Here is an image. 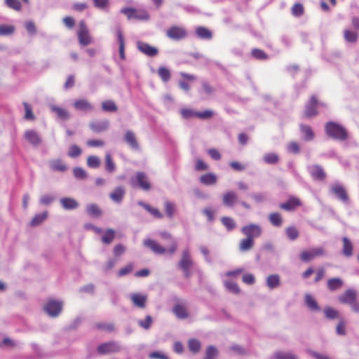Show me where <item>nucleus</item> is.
Segmentation results:
<instances>
[{"label":"nucleus","mask_w":359,"mask_h":359,"mask_svg":"<svg viewBox=\"0 0 359 359\" xmlns=\"http://www.w3.org/2000/svg\"><path fill=\"white\" fill-rule=\"evenodd\" d=\"M241 232L247 237L252 239L258 238L262 234V229L258 224H250L243 226Z\"/></svg>","instance_id":"obj_12"},{"label":"nucleus","mask_w":359,"mask_h":359,"mask_svg":"<svg viewBox=\"0 0 359 359\" xmlns=\"http://www.w3.org/2000/svg\"><path fill=\"white\" fill-rule=\"evenodd\" d=\"M188 346L191 352L196 353L200 351L201 345L198 339H191L188 342Z\"/></svg>","instance_id":"obj_52"},{"label":"nucleus","mask_w":359,"mask_h":359,"mask_svg":"<svg viewBox=\"0 0 359 359\" xmlns=\"http://www.w3.org/2000/svg\"><path fill=\"white\" fill-rule=\"evenodd\" d=\"M23 105H24L25 111L24 118L26 120H31V121L34 120L35 116L32 111V108L31 105L26 102H23Z\"/></svg>","instance_id":"obj_53"},{"label":"nucleus","mask_w":359,"mask_h":359,"mask_svg":"<svg viewBox=\"0 0 359 359\" xmlns=\"http://www.w3.org/2000/svg\"><path fill=\"white\" fill-rule=\"evenodd\" d=\"M300 132L306 141H311L315 137V133L311 126L305 124L299 126Z\"/></svg>","instance_id":"obj_23"},{"label":"nucleus","mask_w":359,"mask_h":359,"mask_svg":"<svg viewBox=\"0 0 359 359\" xmlns=\"http://www.w3.org/2000/svg\"><path fill=\"white\" fill-rule=\"evenodd\" d=\"M130 299L137 307L144 309L146 306L147 296L139 293H134L131 295Z\"/></svg>","instance_id":"obj_20"},{"label":"nucleus","mask_w":359,"mask_h":359,"mask_svg":"<svg viewBox=\"0 0 359 359\" xmlns=\"http://www.w3.org/2000/svg\"><path fill=\"white\" fill-rule=\"evenodd\" d=\"M102 109L105 111L114 112L117 111V107L114 102L111 100H106L102 103Z\"/></svg>","instance_id":"obj_50"},{"label":"nucleus","mask_w":359,"mask_h":359,"mask_svg":"<svg viewBox=\"0 0 359 359\" xmlns=\"http://www.w3.org/2000/svg\"><path fill=\"white\" fill-rule=\"evenodd\" d=\"M117 39L119 43V55L122 60L125 59V41L122 32L119 29L116 32Z\"/></svg>","instance_id":"obj_38"},{"label":"nucleus","mask_w":359,"mask_h":359,"mask_svg":"<svg viewBox=\"0 0 359 359\" xmlns=\"http://www.w3.org/2000/svg\"><path fill=\"white\" fill-rule=\"evenodd\" d=\"M62 309V302L56 300H49L44 306L46 312L52 317L57 316Z\"/></svg>","instance_id":"obj_13"},{"label":"nucleus","mask_w":359,"mask_h":359,"mask_svg":"<svg viewBox=\"0 0 359 359\" xmlns=\"http://www.w3.org/2000/svg\"><path fill=\"white\" fill-rule=\"evenodd\" d=\"M60 202L62 208L65 210H74L79 207L78 202L72 198H62Z\"/></svg>","instance_id":"obj_26"},{"label":"nucleus","mask_w":359,"mask_h":359,"mask_svg":"<svg viewBox=\"0 0 359 359\" xmlns=\"http://www.w3.org/2000/svg\"><path fill=\"white\" fill-rule=\"evenodd\" d=\"M305 302L307 306L311 310H318L319 306L315 299L310 294H306L305 297Z\"/></svg>","instance_id":"obj_54"},{"label":"nucleus","mask_w":359,"mask_h":359,"mask_svg":"<svg viewBox=\"0 0 359 359\" xmlns=\"http://www.w3.org/2000/svg\"><path fill=\"white\" fill-rule=\"evenodd\" d=\"M87 213L93 217H98L102 215V210L96 204H89L86 207Z\"/></svg>","instance_id":"obj_40"},{"label":"nucleus","mask_w":359,"mask_h":359,"mask_svg":"<svg viewBox=\"0 0 359 359\" xmlns=\"http://www.w3.org/2000/svg\"><path fill=\"white\" fill-rule=\"evenodd\" d=\"M194 263L189 250H184L182 252L181 259L178 263L179 268L183 271L185 278H189L191 275V269Z\"/></svg>","instance_id":"obj_3"},{"label":"nucleus","mask_w":359,"mask_h":359,"mask_svg":"<svg viewBox=\"0 0 359 359\" xmlns=\"http://www.w3.org/2000/svg\"><path fill=\"white\" fill-rule=\"evenodd\" d=\"M172 311L175 315L180 319H184L188 318L189 313L187 311L186 306L181 304H177L174 306Z\"/></svg>","instance_id":"obj_28"},{"label":"nucleus","mask_w":359,"mask_h":359,"mask_svg":"<svg viewBox=\"0 0 359 359\" xmlns=\"http://www.w3.org/2000/svg\"><path fill=\"white\" fill-rule=\"evenodd\" d=\"M137 47L141 53L149 57H154L158 53V50L157 48L151 46L145 42L138 41L137 43Z\"/></svg>","instance_id":"obj_14"},{"label":"nucleus","mask_w":359,"mask_h":359,"mask_svg":"<svg viewBox=\"0 0 359 359\" xmlns=\"http://www.w3.org/2000/svg\"><path fill=\"white\" fill-rule=\"evenodd\" d=\"M344 35L345 40L349 43L356 42L358 38V34L356 32L348 29L344 30Z\"/></svg>","instance_id":"obj_49"},{"label":"nucleus","mask_w":359,"mask_h":359,"mask_svg":"<svg viewBox=\"0 0 359 359\" xmlns=\"http://www.w3.org/2000/svg\"><path fill=\"white\" fill-rule=\"evenodd\" d=\"M109 126V121L107 119L95 121L89 123V128L94 133H100L106 131Z\"/></svg>","instance_id":"obj_15"},{"label":"nucleus","mask_w":359,"mask_h":359,"mask_svg":"<svg viewBox=\"0 0 359 359\" xmlns=\"http://www.w3.org/2000/svg\"><path fill=\"white\" fill-rule=\"evenodd\" d=\"M301 205L302 202L299 198L290 197L286 202L280 203L279 207L280 209L286 211H292Z\"/></svg>","instance_id":"obj_16"},{"label":"nucleus","mask_w":359,"mask_h":359,"mask_svg":"<svg viewBox=\"0 0 359 359\" xmlns=\"http://www.w3.org/2000/svg\"><path fill=\"white\" fill-rule=\"evenodd\" d=\"M92 230L97 235L101 236V241L102 243L105 245L111 244L116 237L115 230L111 228L104 231L100 227H97L96 226H92Z\"/></svg>","instance_id":"obj_9"},{"label":"nucleus","mask_w":359,"mask_h":359,"mask_svg":"<svg viewBox=\"0 0 359 359\" xmlns=\"http://www.w3.org/2000/svg\"><path fill=\"white\" fill-rule=\"evenodd\" d=\"M51 110L62 120H67L69 118V114L65 109L57 106H52Z\"/></svg>","instance_id":"obj_41"},{"label":"nucleus","mask_w":359,"mask_h":359,"mask_svg":"<svg viewBox=\"0 0 359 359\" xmlns=\"http://www.w3.org/2000/svg\"><path fill=\"white\" fill-rule=\"evenodd\" d=\"M342 254L346 257H350L353 255V246L351 241L347 237L342 238Z\"/></svg>","instance_id":"obj_25"},{"label":"nucleus","mask_w":359,"mask_h":359,"mask_svg":"<svg viewBox=\"0 0 359 359\" xmlns=\"http://www.w3.org/2000/svg\"><path fill=\"white\" fill-rule=\"evenodd\" d=\"M15 28L13 25H0V36L11 35L14 33Z\"/></svg>","instance_id":"obj_47"},{"label":"nucleus","mask_w":359,"mask_h":359,"mask_svg":"<svg viewBox=\"0 0 359 359\" xmlns=\"http://www.w3.org/2000/svg\"><path fill=\"white\" fill-rule=\"evenodd\" d=\"M214 112L212 110L207 109L204 111H197V118L200 119H208L213 116Z\"/></svg>","instance_id":"obj_62"},{"label":"nucleus","mask_w":359,"mask_h":359,"mask_svg":"<svg viewBox=\"0 0 359 359\" xmlns=\"http://www.w3.org/2000/svg\"><path fill=\"white\" fill-rule=\"evenodd\" d=\"M332 192L338 197L341 201L344 202H347L348 200V196L346 193V191L344 188L343 186L336 184H333L331 187Z\"/></svg>","instance_id":"obj_19"},{"label":"nucleus","mask_w":359,"mask_h":359,"mask_svg":"<svg viewBox=\"0 0 359 359\" xmlns=\"http://www.w3.org/2000/svg\"><path fill=\"white\" fill-rule=\"evenodd\" d=\"M25 140L34 146H38L41 143L40 135L34 130H27L24 134Z\"/></svg>","instance_id":"obj_17"},{"label":"nucleus","mask_w":359,"mask_h":359,"mask_svg":"<svg viewBox=\"0 0 359 359\" xmlns=\"http://www.w3.org/2000/svg\"><path fill=\"white\" fill-rule=\"evenodd\" d=\"M280 284V276L278 274L270 275L266 278V285L270 289L278 287Z\"/></svg>","instance_id":"obj_33"},{"label":"nucleus","mask_w":359,"mask_h":359,"mask_svg":"<svg viewBox=\"0 0 359 359\" xmlns=\"http://www.w3.org/2000/svg\"><path fill=\"white\" fill-rule=\"evenodd\" d=\"M237 201V195L233 191H227L223 195L222 202L225 206L231 207L235 205Z\"/></svg>","instance_id":"obj_22"},{"label":"nucleus","mask_w":359,"mask_h":359,"mask_svg":"<svg viewBox=\"0 0 359 359\" xmlns=\"http://www.w3.org/2000/svg\"><path fill=\"white\" fill-rule=\"evenodd\" d=\"M291 13L293 16L299 18L304 13V7L301 3H295L291 8Z\"/></svg>","instance_id":"obj_42"},{"label":"nucleus","mask_w":359,"mask_h":359,"mask_svg":"<svg viewBox=\"0 0 359 359\" xmlns=\"http://www.w3.org/2000/svg\"><path fill=\"white\" fill-rule=\"evenodd\" d=\"M6 5L15 11H20L21 4L18 0H5Z\"/></svg>","instance_id":"obj_63"},{"label":"nucleus","mask_w":359,"mask_h":359,"mask_svg":"<svg viewBox=\"0 0 359 359\" xmlns=\"http://www.w3.org/2000/svg\"><path fill=\"white\" fill-rule=\"evenodd\" d=\"M138 205L144 208L147 212H149L154 217L157 219H162L163 215L159 211L158 209L153 208L149 204H147L142 201H139Z\"/></svg>","instance_id":"obj_29"},{"label":"nucleus","mask_w":359,"mask_h":359,"mask_svg":"<svg viewBox=\"0 0 359 359\" xmlns=\"http://www.w3.org/2000/svg\"><path fill=\"white\" fill-rule=\"evenodd\" d=\"M224 286L231 293L237 294H239L241 292L239 286L238 285V284L236 282L225 281Z\"/></svg>","instance_id":"obj_51"},{"label":"nucleus","mask_w":359,"mask_h":359,"mask_svg":"<svg viewBox=\"0 0 359 359\" xmlns=\"http://www.w3.org/2000/svg\"><path fill=\"white\" fill-rule=\"evenodd\" d=\"M251 54L253 57H255V59H257V60H264L268 59L267 54L265 52H264L262 50L259 49V48L252 49L251 51Z\"/></svg>","instance_id":"obj_56"},{"label":"nucleus","mask_w":359,"mask_h":359,"mask_svg":"<svg viewBox=\"0 0 359 359\" xmlns=\"http://www.w3.org/2000/svg\"><path fill=\"white\" fill-rule=\"evenodd\" d=\"M311 174L313 177L318 180H323L325 177L324 170L318 165H314L311 168Z\"/></svg>","instance_id":"obj_39"},{"label":"nucleus","mask_w":359,"mask_h":359,"mask_svg":"<svg viewBox=\"0 0 359 359\" xmlns=\"http://www.w3.org/2000/svg\"><path fill=\"white\" fill-rule=\"evenodd\" d=\"M218 353L217 348L213 346H210L206 348L205 357L203 359H215Z\"/></svg>","instance_id":"obj_57"},{"label":"nucleus","mask_w":359,"mask_h":359,"mask_svg":"<svg viewBox=\"0 0 359 359\" xmlns=\"http://www.w3.org/2000/svg\"><path fill=\"white\" fill-rule=\"evenodd\" d=\"M144 245L158 255H163L168 252V250L161 246L156 241L151 239H147L144 241Z\"/></svg>","instance_id":"obj_18"},{"label":"nucleus","mask_w":359,"mask_h":359,"mask_svg":"<svg viewBox=\"0 0 359 359\" xmlns=\"http://www.w3.org/2000/svg\"><path fill=\"white\" fill-rule=\"evenodd\" d=\"M336 332L338 335L344 336L346 334V322L344 318H341L336 327Z\"/></svg>","instance_id":"obj_59"},{"label":"nucleus","mask_w":359,"mask_h":359,"mask_svg":"<svg viewBox=\"0 0 359 359\" xmlns=\"http://www.w3.org/2000/svg\"><path fill=\"white\" fill-rule=\"evenodd\" d=\"M73 105L74 107L79 111H90L93 109V106L85 99L76 100Z\"/></svg>","instance_id":"obj_21"},{"label":"nucleus","mask_w":359,"mask_h":359,"mask_svg":"<svg viewBox=\"0 0 359 359\" xmlns=\"http://www.w3.org/2000/svg\"><path fill=\"white\" fill-rule=\"evenodd\" d=\"M121 346L116 341H109L100 344L97 347V351L100 355H107L121 351Z\"/></svg>","instance_id":"obj_6"},{"label":"nucleus","mask_w":359,"mask_h":359,"mask_svg":"<svg viewBox=\"0 0 359 359\" xmlns=\"http://www.w3.org/2000/svg\"><path fill=\"white\" fill-rule=\"evenodd\" d=\"M121 13L124 14L128 20H148L149 19V15L144 9L126 7L121 10Z\"/></svg>","instance_id":"obj_4"},{"label":"nucleus","mask_w":359,"mask_h":359,"mask_svg":"<svg viewBox=\"0 0 359 359\" xmlns=\"http://www.w3.org/2000/svg\"><path fill=\"white\" fill-rule=\"evenodd\" d=\"M196 34L201 39L209 40L212 37V32L205 27H198L196 29Z\"/></svg>","instance_id":"obj_30"},{"label":"nucleus","mask_w":359,"mask_h":359,"mask_svg":"<svg viewBox=\"0 0 359 359\" xmlns=\"http://www.w3.org/2000/svg\"><path fill=\"white\" fill-rule=\"evenodd\" d=\"M180 114L182 117L184 119L197 118V111L189 108H182L180 110Z\"/></svg>","instance_id":"obj_45"},{"label":"nucleus","mask_w":359,"mask_h":359,"mask_svg":"<svg viewBox=\"0 0 359 359\" xmlns=\"http://www.w3.org/2000/svg\"><path fill=\"white\" fill-rule=\"evenodd\" d=\"M161 236L162 238L165 240H170L171 245L168 249V252L171 255L174 254L177 250V245L176 241L173 240L172 235L168 232H162L161 233Z\"/></svg>","instance_id":"obj_34"},{"label":"nucleus","mask_w":359,"mask_h":359,"mask_svg":"<svg viewBox=\"0 0 359 359\" xmlns=\"http://www.w3.org/2000/svg\"><path fill=\"white\" fill-rule=\"evenodd\" d=\"M325 255V249L322 247H317L301 252L299 257L302 262H309L316 257H323Z\"/></svg>","instance_id":"obj_8"},{"label":"nucleus","mask_w":359,"mask_h":359,"mask_svg":"<svg viewBox=\"0 0 359 359\" xmlns=\"http://www.w3.org/2000/svg\"><path fill=\"white\" fill-rule=\"evenodd\" d=\"M133 270V264L132 263L128 264L124 267L120 269L117 273V276L118 277L124 276L130 273H131Z\"/></svg>","instance_id":"obj_61"},{"label":"nucleus","mask_w":359,"mask_h":359,"mask_svg":"<svg viewBox=\"0 0 359 359\" xmlns=\"http://www.w3.org/2000/svg\"><path fill=\"white\" fill-rule=\"evenodd\" d=\"M133 186H137L139 188L144 191H149L151 189V184L145 175L142 172H139L136 174L135 180H131Z\"/></svg>","instance_id":"obj_11"},{"label":"nucleus","mask_w":359,"mask_h":359,"mask_svg":"<svg viewBox=\"0 0 359 359\" xmlns=\"http://www.w3.org/2000/svg\"><path fill=\"white\" fill-rule=\"evenodd\" d=\"M217 181V176L212 172L205 173L200 177V182L206 186L213 185Z\"/></svg>","instance_id":"obj_27"},{"label":"nucleus","mask_w":359,"mask_h":359,"mask_svg":"<svg viewBox=\"0 0 359 359\" xmlns=\"http://www.w3.org/2000/svg\"><path fill=\"white\" fill-rule=\"evenodd\" d=\"M158 75L163 82H168L171 77L170 72L165 67H160L158 68Z\"/></svg>","instance_id":"obj_43"},{"label":"nucleus","mask_w":359,"mask_h":359,"mask_svg":"<svg viewBox=\"0 0 359 359\" xmlns=\"http://www.w3.org/2000/svg\"><path fill=\"white\" fill-rule=\"evenodd\" d=\"M326 135L338 141H346L348 138V133L346 129L341 124L330 121L325 126Z\"/></svg>","instance_id":"obj_1"},{"label":"nucleus","mask_w":359,"mask_h":359,"mask_svg":"<svg viewBox=\"0 0 359 359\" xmlns=\"http://www.w3.org/2000/svg\"><path fill=\"white\" fill-rule=\"evenodd\" d=\"M126 251V247L122 244H116L113 249V253L115 257H119Z\"/></svg>","instance_id":"obj_64"},{"label":"nucleus","mask_w":359,"mask_h":359,"mask_svg":"<svg viewBox=\"0 0 359 359\" xmlns=\"http://www.w3.org/2000/svg\"><path fill=\"white\" fill-rule=\"evenodd\" d=\"M166 36L172 40L180 41L187 36V32L182 26L173 25L167 29Z\"/></svg>","instance_id":"obj_10"},{"label":"nucleus","mask_w":359,"mask_h":359,"mask_svg":"<svg viewBox=\"0 0 359 359\" xmlns=\"http://www.w3.org/2000/svg\"><path fill=\"white\" fill-rule=\"evenodd\" d=\"M325 317L328 319L339 318V311L332 307H327L324 310Z\"/></svg>","instance_id":"obj_55"},{"label":"nucleus","mask_w":359,"mask_h":359,"mask_svg":"<svg viewBox=\"0 0 359 359\" xmlns=\"http://www.w3.org/2000/svg\"><path fill=\"white\" fill-rule=\"evenodd\" d=\"M48 217V212L46 211L36 215L29 223V226L32 227H34L40 225L43 222H44Z\"/></svg>","instance_id":"obj_35"},{"label":"nucleus","mask_w":359,"mask_h":359,"mask_svg":"<svg viewBox=\"0 0 359 359\" xmlns=\"http://www.w3.org/2000/svg\"><path fill=\"white\" fill-rule=\"evenodd\" d=\"M276 359H297L296 355L291 353H287L283 351H277L274 354Z\"/></svg>","instance_id":"obj_60"},{"label":"nucleus","mask_w":359,"mask_h":359,"mask_svg":"<svg viewBox=\"0 0 359 359\" xmlns=\"http://www.w3.org/2000/svg\"><path fill=\"white\" fill-rule=\"evenodd\" d=\"M343 280L339 278H333L327 280V286L329 290L334 291L343 286Z\"/></svg>","instance_id":"obj_31"},{"label":"nucleus","mask_w":359,"mask_h":359,"mask_svg":"<svg viewBox=\"0 0 359 359\" xmlns=\"http://www.w3.org/2000/svg\"><path fill=\"white\" fill-rule=\"evenodd\" d=\"M287 150L293 154H298L300 151V145L295 141L289 142L287 145Z\"/></svg>","instance_id":"obj_58"},{"label":"nucleus","mask_w":359,"mask_h":359,"mask_svg":"<svg viewBox=\"0 0 359 359\" xmlns=\"http://www.w3.org/2000/svg\"><path fill=\"white\" fill-rule=\"evenodd\" d=\"M221 222L228 231H231L236 228V222L231 217H222L221 218Z\"/></svg>","instance_id":"obj_44"},{"label":"nucleus","mask_w":359,"mask_h":359,"mask_svg":"<svg viewBox=\"0 0 359 359\" xmlns=\"http://www.w3.org/2000/svg\"><path fill=\"white\" fill-rule=\"evenodd\" d=\"M77 37L81 45L86 46L92 43L93 39L90 34L88 26L85 20H81L79 22Z\"/></svg>","instance_id":"obj_5"},{"label":"nucleus","mask_w":359,"mask_h":359,"mask_svg":"<svg viewBox=\"0 0 359 359\" xmlns=\"http://www.w3.org/2000/svg\"><path fill=\"white\" fill-rule=\"evenodd\" d=\"M254 241L250 238L242 239L239 243V250L241 252H247L252 248Z\"/></svg>","instance_id":"obj_37"},{"label":"nucleus","mask_w":359,"mask_h":359,"mask_svg":"<svg viewBox=\"0 0 359 359\" xmlns=\"http://www.w3.org/2000/svg\"><path fill=\"white\" fill-rule=\"evenodd\" d=\"M125 140L133 149H138V142L133 132L127 131L125 135Z\"/></svg>","instance_id":"obj_32"},{"label":"nucleus","mask_w":359,"mask_h":359,"mask_svg":"<svg viewBox=\"0 0 359 359\" xmlns=\"http://www.w3.org/2000/svg\"><path fill=\"white\" fill-rule=\"evenodd\" d=\"M269 220L274 226H280L283 224V219L281 215L278 212H272L269 215Z\"/></svg>","instance_id":"obj_36"},{"label":"nucleus","mask_w":359,"mask_h":359,"mask_svg":"<svg viewBox=\"0 0 359 359\" xmlns=\"http://www.w3.org/2000/svg\"><path fill=\"white\" fill-rule=\"evenodd\" d=\"M325 106L323 103H318L316 95L311 96L309 101L306 104L304 116L306 118H311L318 114V107Z\"/></svg>","instance_id":"obj_7"},{"label":"nucleus","mask_w":359,"mask_h":359,"mask_svg":"<svg viewBox=\"0 0 359 359\" xmlns=\"http://www.w3.org/2000/svg\"><path fill=\"white\" fill-rule=\"evenodd\" d=\"M338 300L341 304L350 305L352 311L359 313V302L357 300V293L353 289L346 290L339 296Z\"/></svg>","instance_id":"obj_2"},{"label":"nucleus","mask_w":359,"mask_h":359,"mask_svg":"<svg viewBox=\"0 0 359 359\" xmlns=\"http://www.w3.org/2000/svg\"><path fill=\"white\" fill-rule=\"evenodd\" d=\"M125 194L126 191L124 187H118L112 192H111L109 197L113 201L119 203L122 201Z\"/></svg>","instance_id":"obj_24"},{"label":"nucleus","mask_w":359,"mask_h":359,"mask_svg":"<svg viewBox=\"0 0 359 359\" xmlns=\"http://www.w3.org/2000/svg\"><path fill=\"white\" fill-rule=\"evenodd\" d=\"M285 233L287 238L291 241L296 240L299 236V231L294 226H288L286 228Z\"/></svg>","instance_id":"obj_48"},{"label":"nucleus","mask_w":359,"mask_h":359,"mask_svg":"<svg viewBox=\"0 0 359 359\" xmlns=\"http://www.w3.org/2000/svg\"><path fill=\"white\" fill-rule=\"evenodd\" d=\"M164 209L167 217L172 218L175 212V205L170 201H165L164 203Z\"/></svg>","instance_id":"obj_46"}]
</instances>
